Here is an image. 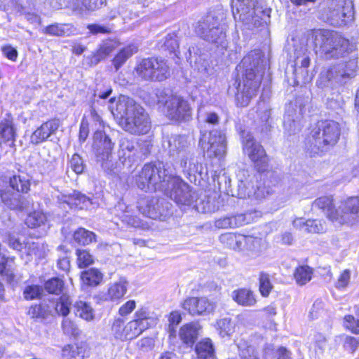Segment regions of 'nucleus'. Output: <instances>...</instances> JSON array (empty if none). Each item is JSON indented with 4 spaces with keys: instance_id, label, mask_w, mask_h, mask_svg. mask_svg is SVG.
<instances>
[{
    "instance_id": "nucleus-1",
    "label": "nucleus",
    "mask_w": 359,
    "mask_h": 359,
    "mask_svg": "<svg viewBox=\"0 0 359 359\" xmlns=\"http://www.w3.org/2000/svg\"><path fill=\"white\" fill-rule=\"evenodd\" d=\"M114 102V98H110L108 109L114 116L120 119L119 124L124 130L134 135H144L149 131V114L134 99L121 95L115 106Z\"/></svg>"
},
{
    "instance_id": "nucleus-2",
    "label": "nucleus",
    "mask_w": 359,
    "mask_h": 359,
    "mask_svg": "<svg viewBox=\"0 0 359 359\" xmlns=\"http://www.w3.org/2000/svg\"><path fill=\"white\" fill-rule=\"evenodd\" d=\"M260 64V53L256 50L250 52L241 62L240 67L245 70V77L238 83L236 95V104L241 107H247L257 95L263 74Z\"/></svg>"
},
{
    "instance_id": "nucleus-3",
    "label": "nucleus",
    "mask_w": 359,
    "mask_h": 359,
    "mask_svg": "<svg viewBox=\"0 0 359 359\" xmlns=\"http://www.w3.org/2000/svg\"><path fill=\"white\" fill-rule=\"evenodd\" d=\"M315 47L326 60L340 59L351 53L355 46L338 32L319 29L312 34Z\"/></svg>"
},
{
    "instance_id": "nucleus-4",
    "label": "nucleus",
    "mask_w": 359,
    "mask_h": 359,
    "mask_svg": "<svg viewBox=\"0 0 359 359\" xmlns=\"http://www.w3.org/2000/svg\"><path fill=\"white\" fill-rule=\"evenodd\" d=\"M167 165L161 161L144 165L136 178L137 187L142 189L161 190L168 192L174 177Z\"/></svg>"
},
{
    "instance_id": "nucleus-5",
    "label": "nucleus",
    "mask_w": 359,
    "mask_h": 359,
    "mask_svg": "<svg viewBox=\"0 0 359 359\" xmlns=\"http://www.w3.org/2000/svg\"><path fill=\"white\" fill-rule=\"evenodd\" d=\"M312 206L313 208L322 210L332 221L340 224L351 223L355 220L356 215L359 213V197H351L341 201L336 209L331 196H322L316 199Z\"/></svg>"
},
{
    "instance_id": "nucleus-6",
    "label": "nucleus",
    "mask_w": 359,
    "mask_h": 359,
    "mask_svg": "<svg viewBox=\"0 0 359 359\" xmlns=\"http://www.w3.org/2000/svg\"><path fill=\"white\" fill-rule=\"evenodd\" d=\"M155 323V319L150 315L149 311L141 307L134 314L133 320L124 325L121 318L116 319L111 327L115 338L124 341L131 340L141 334L144 330Z\"/></svg>"
},
{
    "instance_id": "nucleus-7",
    "label": "nucleus",
    "mask_w": 359,
    "mask_h": 359,
    "mask_svg": "<svg viewBox=\"0 0 359 359\" xmlns=\"http://www.w3.org/2000/svg\"><path fill=\"white\" fill-rule=\"evenodd\" d=\"M339 124L334 121H321L311 133L309 142L315 152L325 151L334 146L340 137Z\"/></svg>"
},
{
    "instance_id": "nucleus-8",
    "label": "nucleus",
    "mask_w": 359,
    "mask_h": 359,
    "mask_svg": "<svg viewBox=\"0 0 359 359\" xmlns=\"http://www.w3.org/2000/svg\"><path fill=\"white\" fill-rule=\"evenodd\" d=\"M196 34L202 39L217 46H226V32L221 25L219 19L209 14L199 20L196 26Z\"/></svg>"
},
{
    "instance_id": "nucleus-9",
    "label": "nucleus",
    "mask_w": 359,
    "mask_h": 359,
    "mask_svg": "<svg viewBox=\"0 0 359 359\" xmlns=\"http://www.w3.org/2000/svg\"><path fill=\"white\" fill-rule=\"evenodd\" d=\"M236 13H233L241 20L248 29H252L266 23V18L269 17L266 11L262 7L256 5V0H237L236 3Z\"/></svg>"
},
{
    "instance_id": "nucleus-10",
    "label": "nucleus",
    "mask_w": 359,
    "mask_h": 359,
    "mask_svg": "<svg viewBox=\"0 0 359 359\" xmlns=\"http://www.w3.org/2000/svg\"><path fill=\"white\" fill-rule=\"evenodd\" d=\"M164 147L168 150L170 156L180 161L183 169H187L189 174L194 172L191 168L192 147L186 136L172 135L167 138Z\"/></svg>"
},
{
    "instance_id": "nucleus-11",
    "label": "nucleus",
    "mask_w": 359,
    "mask_h": 359,
    "mask_svg": "<svg viewBox=\"0 0 359 359\" xmlns=\"http://www.w3.org/2000/svg\"><path fill=\"white\" fill-rule=\"evenodd\" d=\"M354 13L353 0H331L323 15L331 25L339 27L352 21Z\"/></svg>"
},
{
    "instance_id": "nucleus-12",
    "label": "nucleus",
    "mask_w": 359,
    "mask_h": 359,
    "mask_svg": "<svg viewBox=\"0 0 359 359\" xmlns=\"http://www.w3.org/2000/svg\"><path fill=\"white\" fill-rule=\"evenodd\" d=\"M135 71L138 77L145 81H161L170 76V67L167 62L158 57L142 60Z\"/></svg>"
},
{
    "instance_id": "nucleus-13",
    "label": "nucleus",
    "mask_w": 359,
    "mask_h": 359,
    "mask_svg": "<svg viewBox=\"0 0 359 359\" xmlns=\"http://www.w3.org/2000/svg\"><path fill=\"white\" fill-rule=\"evenodd\" d=\"M241 136L243 153L253 162L258 172L266 171L269 166V158L263 146L249 132L243 130Z\"/></svg>"
},
{
    "instance_id": "nucleus-14",
    "label": "nucleus",
    "mask_w": 359,
    "mask_h": 359,
    "mask_svg": "<svg viewBox=\"0 0 359 359\" xmlns=\"http://www.w3.org/2000/svg\"><path fill=\"white\" fill-rule=\"evenodd\" d=\"M356 67V62L354 60L330 66L320 73L321 81L327 86L334 87L342 85L348 79L354 76Z\"/></svg>"
},
{
    "instance_id": "nucleus-15",
    "label": "nucleus",
    "mask_w": 359,
    "mask_h": 359,
    "mask_svg": "<svg viewBox=\"0 0 359 359\" xmlns=\"http://www.w3.org/2000/svg\"><path fill=\"white\" fill-rule=\"evenodd\" d=\"M165 106L166 116L172 121H188L191 118V108L189 103L184 97L177 95H170L165 101L159 100Z\"/></svg>"
},
{
    "instance_id": "nucleus-16",
    "label": "nucleus",
    "mask_w": 359,
    "mask_h": 359,
    "mask_svg": "<svg viewBox=\"0 0 359 359\" xmlns=\"http://www.w3.org/2000/svg\"><path fill=\"white\" fill-rule=\"evenodd\" d=\"M238 190L233 196L244 198L255 196L257 199H262L271 194V191L265 187H259L253 191L252 178L247 170H240L237 173Z\"/></svg>"
},
{
    "instance_id": "nucleus-17",
    "label": "nucleus",
    "mask_w": 359,
    "mask_h": 359,
    "mask_svg": "<svg viewBox=\"0 0 359 359\" xmlns=\"http://www.w3.org/2000/svg\"><path fill=\"white\" fill-rule=\"evenodd\" d=\"M201 147L210 158H221L226 154V140L225 135L220 130H212L208 137L201 140Z\"/></svg>"
},
{
    "instance_id": "nucleus-18",
    "label": "nucleus",
    "mask_w": 359,
    "mask_h": 359,
    "mask_svg": "<svg viewBox=\"0 0 359 359\" xmlns=\"http://www.w3.org/2000/svg\"><path fill=\"white\" fill-rule=\"evenodd\" d=\"M167 195L180 205L189 206L196 201V194L191 187L178 177H174Z\"/></svg>"
},
{
    "instance_id": "nucleus-19",
    "label": "nucleus",
    "mask_w": 359,
    "mask_h": 359,
    "mask_svg": "<svg viewBox=\"0 0 359 359\" xmlns=\"http://www.w3.org/2000/svg\"><path fill=\"white\" fill-rule=\"evenodd\" d=\"M8 189V182L6 177H0V198L9 208L13 210H24L28 208V201L21 194Z\"/></svg>"
},
{
    "instance_id": "nucleus-20",
    "label": "nucleus",
    "mask_w": 359,
    "mask_h": 359,
    "mask_svg": "<svg viewBox=\"0 0 359 359\" xmlns=\"http://www.w3.org/2000/svg\"><path fill=\"white\" fill-rule=\"evenodd\" d=\"M182 307L191 316H201L212 313L216 304L205 297H189L184 301Z\"/></svg>"
},
{
    "instance_id": "nucleus-21",
    "label": "nucleus",
    "mask_w": 359,
    "mask_h": 359,
    "mask_svg": "<svg viewBox=\"0 0 359 359\" xmlns=\"http://www.w3.org/2000/svg\"><path fill=\"white\" fill-rule=\"evenodd\" d=\"M93 148L95 150L98 161H101L104 167V162L110 161L111 157V151L114 144L109 137L102 131H97L94 134Z\"/></svg>"
},
{
    "instance_id": "nucleus-22",
    "label": "nucleus",
    "mask_w": 359,
    "mask_h": 359,
    "mask_svg": "<svg viewBox=\"0 0 359 359\" xmlns=\"http://www.w3.org/2000/svg\"><path fill=\"white\" fill-rule=\"evenodd\" d=\"M59 126L60 121L58 119H52L43 123L32 134L30 142L34 144H38L46 141L57 130Z\"/></svg>"
},
{
    "instance_id": "nucleus-23",
    "label": "nucleus",
    "mask_w": 359,
    "mask_h": 359,
    "mask_svg": "<svg viewBox=\"0 0 359 359\" xmlns=\"http://www.w3.org/2000/svg\"><path fill=\"white\" fill-rule=\"evenodd\" d=\"M137 203L140 212L146 217L156 219H160L162 216L158 199L154 198H142Z\"/></svg>"
},
{
    "instance_id": "nucleus-24",
    "label": "nucleus",
    "mask_w": 359,
    "mask_h": 359,
    "mask_svg": "<svg viewBox=\"0 0 359 359\" xmlns=\"http://www.w3.org/2000/svg\"><path fill=\"white\" fill-rule=\"evenodd\" d=\"M89 354V348L86 342L65 346L62 350L63 359H84Z\"/></svg>"
},
{
    "instance_id": "nucleus-25",
    "label": "nucleus",
    "mask_w": 359,
    "mask_h": 359,
    "mask_svg": "<svg viewBox=\"0 0 359 359\" xmlns=\"http://www.w3.org/2000/svg\"><path fill=\"white\" fill-rule=\"evenodd\" d=\"M219 240L226 248L241 252L244 249L245 236L229 232L222 234Z\"/></svg>"
},
{
    "instance_id": "nucleus-26",
    "label": "nucleus",
    "mask_w": 359,
    "mask_h": 359,
    "mask_svg": "<svg viewBox=\"0 0 359 359\" xmlns=\"http://www.w3.org/2000/svg\"><path fill=\"white\" fill-rule=\"evenodd\" d=\"M249 222L247 215L239 214L232 217H226L217 219L215 226L218 229L236 228Z\"/></svg>"
},
{
    "instance_id": "nucleus-27",
    "label": "nucleus",
    "mask_w": 359,
    "mask_h": 359,
    "mask_svg": "<svg viewBox=\"0 0 359 359\" xmlns=\"http://www.w3.org/2000/svg\"><path fill=\"white\" fill-rule=\"evenodd\" d=\"M63 206L67 205L71 209L88 208L92 204L89 198L80 193H74L72 196H63V201L61 203ZM65 208V207H64Z\"/></svg>"
},
{
    "instance_id": "nucleus-28",
    "label": "nucleus",
    "mask_w": 359,
    "mask_h": 359,
    "mask_svg": "<svg viewBox=\"0 0 359 359\" xmlns=\"http://www.w3.org/2000/svg\"><path fill=\"white\" fill-rule=\"evenodd\" d=\"M128 282L125 278L111 283L108 288L107 299L116 301L121 299L128 291Z\"/></svg>"
},
{
    "instance_id": "nucleus-29",
    "label": "nucleus",
    "mask_w": 359,
    "mask_h": 359,
    "mask_svg": "<svg viewBox=\"0 0 359 359\" xmlns=\"http://www.w3.org/2000/svg\"><path fill=\"white\" fill-rule=\"evenodd\" d=\"M7 180L8 182V190L20 194V193H27L30 189L29 179L25 175H15Z\"/></svg>"
},
{
    "instance_id": "nucleus-30",
    "label": "nucleus",
    "mask_w": 359,
    "mask_h": 359,
    "mask_svg": "<svg viewBox=\"0 0 359 359\" xmlns=\"http://www.w3.org/2000/svg\"><path fill=\"white\" fill-rule=\"evenodd\" d=\"M200 325L196 323H191L183 325L180 330V337L187 344L195 343L198 336Z\"/></svg>"
},
{
    "instance_id": "nucleus-31",
    "label": "nucleus",
    "mask_w": 359,
    "mask_h": 359,
    "mask_svg": "<svg viewBox=\"0 0 359 359\" xmlns=\"http://www.w3.org/2000/svg\"><path fill=\"white\" fill-rule=\"evenodd\" d=\"M262 252L261 240L252 236H245L244 249L241 252L250 258H256Z\"/></svg>"
},
{
    "instance_id": "nucleus-32",
    "label": "nucleus",
    "mask_w": 359,
    "mask_h": 359,
    "mask_svg": "<svg viewBox=\"0 0 359 359\" xmlns=\"http://www.w3.org/2000/svg\"><path fill=\"white\" fill-rule=\"evenodd\" d=\"M232 298L239 305L243 306H252L256 303L253 293L250 290L245 289L233 291Z\"/></svg>"
},
{
    "instance_id": "nucleus-33",
    "label": "nucleus",
    "mask_w": 359,
    "mask_h": 359,
    "mask_svg": "<svg viewBox=\"0 0 359 359\" xmlns=\"http://www.w3.org/2000/svg\"><path fill=\"white\" fill-rule=\"evenodd\" d=\"M76 316L86 320L91 321L95 318L94 310L90 304L83 301H77L74 304Z\"/></svg>"
},
{
    "instance_id": "nucleus-34",
    "label": "nucleus",
    "mask_w": 359,
    "mask_h": 359,
    "mask_svg": "<svg viewBox=\"0 0 359 359\" xmlns=\"http://www.w3.org/2000/svg\"><path fill=\"white\" fill-rule=\"evenodd\" d=\"M0 135L4 142H11V144H13L15 136V130L13 120L10 117L4 118L0 123Z\"/></svg>"
},
{
    "instance_id": "nucleus-35",
    "label": "nucleus",
    "mask_w": 359,
    "mask_h": 359,
    "mask_svg": "<svg viewBox=\"0 0 359 359\" xmlns=\"http://www.w3.org/2000/svg\"><path fill=\"white\" fill-rule=\"evenodd\" d=\"M198 359H213L214 348L210 339H206L199 342L196 346Z\"/></svg>"
},
{
    "instance_id": "nucleus-36",
    "label": "nucleus",
    "mask_w": 359,
    "mask_h": 359,
    "mask_svg": "<svg viewBox=\"0 0 359 359\" xmlns=\"http://www.w3.org/2000/svg\"><path fill=\"white\" fill-rule=\"evenodd\" d=\"M83 283L89 286H96L102 280V274L97 269H90L81 273Z\"/></svg>"
},
{
    "instance_id": "nucleus-37",
    "label": "nucleus",
    "mask_w": 359,
    "mask_h": 359,
    "mask_svg": "<svg viewBox=\"0 0 359 359\" xmlns=\"http://www.w3.org/2000/svg\"><path fill=\"white\" fill-rule=\"evenodd\" d=\"M313 270L308 266H301L295 269L294 277L299 285H304L312 278Z\"/></svg>"
},
{
    "instance_id": "nucleus-38",
    "label": "nucleus",
    "mask_w": 359,
    "mask_h": 359,
    "mask_svg": "<svg viewBox=\"0 0 359 359\" xmlns=\"http://www.w3.org/2000/svg\"><path fill=\"white\" fill-rule=\"evenodd\" d=\"M71 32V25L69 24L55 23L46 27L43 32L48 35L62 36L69 34Z\"/></svg>"
},
{
    "instance_id": "nucleus-39",
    "label": "nucleus",
    "mask_w": 359,
    "mask_h": 359,
    "mask_svg": "<svg viewBox=\"0 0 359 359\" xmlns=\"http://www.w3.org/2000/svg\"><path fill=\"white\" fill-rule=\"evenodd\" d=\"M46 221L47 217L43 212L34 211L27 215L25 223L30 228H37L45 224Z\"/></svg>"
},
{
    "instance_id": "nucleus-40",
    "label": "nucleus",
    "mask_w": 359,
    "mask_h": 359,
    "mask_svg": "<svg viewBox=\"0 0 359 359\" xmlns=\"http://www.w3.org/2000/svg\"><path fill=\"white\" fill-rule=\"evenodd\" d=\"M234 329V324L230 318H224L217 321V330L222 337H230Z\"/></svg>"
},
{
    "instance_id": "nucleus-41",
    "label": "nucleus",
    "mask_w": 359,
    "mask_h": 359,
    "mask_svg": "<svg viewBox=\"0 0 359 359\" xmlns=\"http://www.w3.org/2000/svg\"><path fill=\"white\" fill-rule=\"evenodd\" d=\"M74 240L79 244L88 245L95 240V234L83 228H80L74 232Z\"/></svg>"
},
{
    "instance_id": "nucleus-42",
    "label": "nucleus",
    "mask_w": 359,
    "mask_h": 359,
    "mask_svg": "<svg viewBox=\"0 0 359 359\" xmlns=\"http://www.w3.org/2000/svg\"><path fill=\"white\" fill-rule=\"evenodd\" d=\"M283 126L285 133L288 135L299 133L302 128L299 121L292 119L289 114L285 116Z\"/></svg>"
},
{
    "instance_id": "nucleus-43",
    "label": "nucleus",
    "mask_w": 359,
    "mask_h": 359,
    "mask_svg": "<svg viewBox=\"0 0 359 359\" xmlns=\"http://www.w3.org/2000/svg\"><path fill=\"white\" fill-rule=\"evenodd\" d=\"M72 302L69 296L62 294L56 303L55 311L62 316H67L69 313Z\"/></svg>"
},
{
    "instance_id": "nucleus-44",
    "label": "nucleus",
    "mask_w": 359,
    "mask_h": 359,
    "mask_svg": "<svg viewBox=\"0 0 359 359\" xmlns=\"http://www.w3.org/2000/svg\"><path fill=\"white\" fill-rule=\"evenodd\" d=\"M119 148L120 156L130 158L131 153L135 150V142L127 138H122L120 141Z\"/></svg>"
},
{
    "instance_id": "nucleus-45",
    "label": "nucleus",
    "mask_w": 359,
    "mask_h": 359,
    "mask_svg": "<svg viewBox=\"0 0 359 359\" xmlns=\"http://www.w3.org/2000/svg\"><path fill=\"white\" fill-rule=\"evenodd\" d=\"M133 54V51L130 47L122 49L113 60L116 69L118 70Z\"/></svg>"
},
{
    "instance_id": "nucleus-46",
    "label": "nucleus",
    "mask_w": 359,
    "mask_h": 359,
    "mask_svg": "<svg viewBox=\"0 0 359 359\" xmlns=\"http://www.w3.org/2000/svg\"><path fill=\"white\" fill-rule=\"evenodd\" d=\"M26 253L29 257L41 258L43 257V246L36 242H27L25 245Z\"/></svg>"
},
{
    "instance_id": "nucleus-47",
    "label": "nucleus",
    "mask_w": 359,
    "mask_h": 359,
    "mask_svg": "<svg viewBox=\"0 0 359 359\" xmlns=\"http://www.w3.org/2000/svg\"><path fill=\"white\" fill-rule=\"evenodd\" d=\"M44 287L48 293L58 294L63 288V282L57 278H51L46 282Z\"/></svg>"
},
{
    "instance_id": "nucleus-48",
    "label": "nucleus",
    "mask_w": 359,
    "mask_h": 359,
    "mask_svg": "<svg viewBox=\"0 0 359 359\" xmlns=\"http://www.w3.org/2000/svg\"><path fill=\"white\" fill-rule=\"evenodd\" d=\"M259 291L262 296L267 297L273 286L271 283L269 276L266 273H261L259 275Z\"/></svg>"
},
{
    "instance_id": "nucleus-49",
    "label": "nucleus",
    "mask_w": 359,
    "mask_h": 359,
    "mask_svg": "<svg viewBox=\"0 0 359 359\" xmlns=\"http://www.w3.org/2000/svg\"><path fill=\"white\" fill-rule=\"evenodd\" d=\"M77 262L79 268H85L93 263V256L85 250H77Z\"/></svg>"
},
{
    "instance_id": "nucleus-50",
    "label": "nucleus",
    "mask_w": 359,
    "mask_h": 359,
    "mask_svg": "<svg viewBox=\"0 0 359 359\" xmlns=\"http://www.w3.org/2000/svg\"><path fill=\"white\" fill-rule=\"evenodd\" d=\"M43 292L41 287L37 285L27 286L23 292L24 297L27 300L39 298Z\"/></svg>"
},
{
    "instance_id": "nucleus-51",
    "label": "nucleus",
    "mask_w": 359,
    "mask_h": 359,
    "mask_svg": "<svg viewBox=\"0 0 359 359\" xmlns=\"http://www.w3.org/2000/svg\"><path fill=\"white\" fill-rule=\"evenodd\" d=\"M69 168L76 174H81L83 172L85 165L83 159L79 154H74L72 156L69 162Z\"/></svg>"
},
{
    "instance_id": "nucleus-52",
    "label": "nucleus",
    "mask_w": 359,
    "mask_h": 359,
    "mask_svg": "<svg viewBox=\"0 0 359 359\" xmlns=\"http://www.w3.org/2000/svg\"><path fill=\"white\" fill-rule=\"evenodd\" d=\"M324 225L318 219L306 220V233H318L324 231Z\"/></svg>"
},
{
    "instance_id": "nucleus-53",
    "label": "nucleus",
    "mask_w": 359,
    "mask_h": 359,
    "mask_svg": "<svg viewBox=\"0 0 359 359\" xmlns=\"http://www.w3.org/2000/svg\"><path fill=\"white\" fill-rule=\"evenodd\" d=\"M28 315L32 318L45 319L48 316V311L41 305L35 304L29 309Z\"/></svg>"
},
{
    "instance_id": "nucleus-54",
    "label": "nucleus",
    "mask_w": 359,
    "mask_h": 359,
    "mask_svg": "<svg viewBox=\"0 0 359 359\" xmlns=\"http://www.w3.org/2000/svg\"><path fill=\"white\" fill-rule=\"evenodd\" d=\"M114 50L111 43H106L102 45L97 50V55L93 56V62L97 64L101 59L106 57Z\"/></svg>"
},
{
    "instance_id": "nucleus-55",
    "label": "nucleus",
    "mask_w": 359,
    "mask_h": 359,
    "mask_svg": "<svg viewBox=\"0 0 359 359\" xmlns=\"http://www.w3.org/2000/svg\"><path fill=\"white\" fill-rule=\"evenodd\" d=\"M6 243L10 248L17 251H21L25 245L24 242H22L18 237L12 233H8Z\"/></svg>"
},
{
    "instance_id": "nucleus-56",
    "label": "nucleus",
    "mask_w": 359,
    "mask_h": 359,
    "mask_svg": "<svg viewBox=\"0 0 359 359\" xmlns=\"http://www.w3.org/2000/svg\"><path fill=\"white\" fill-rule=\"evenodd\" d=\"M350 278L351 271L349 269L344 270L337 278L335 287L339 290L346 288L349 283Z\"/></svg>"
},
{
    "instance_id": "nucleus-57",
    "label": "nucleus",
    "mask_w": 359,
    "mask_h": 359,
    "mask_svg": "<svg viewBox=\"0 0 359 359\" xmlns=\"http://www.w3.org/2000/svg\"><path fill=\"white\" fill-rule=\"evenodd\" d=\"M163 45L170 52H175L179 48L177 36L175 34H168L165 39Z\"/></svg>"
},
{
    "instance_id": "nucleus-58",
    "label": "nucleus",
    "mask_w": 359,
    "mask_h": 359,
    "mask_svg": "<svg viewBox=\"0 0 359 359\" xmlns=\"http://www.w3.org/2000/svg\"><path fill=\"white\" fill-rule=\"evenodd\" d=\"M345 326L355 334H359V320H355L353 316H346L344 318Z\"/></svg>"
},
{
    "instance_id": "nucleus-59",
    "label": "nucleus",
    "mask_w": 359,
    "mask_h": 359,
    "mask_svg": "<svg viewBox=\"0 0 359 359\" xmlns=\"http://www.w3.org/2000/svg\"><path fill=\"white\" fill-rule=\"evenodd\" d=\"M62 327L65 334L76 335L78 334V329L76 325L69 319L63 320Z\"/></svg>"
},
{
    "instance_id": "nucleus-60",
    "label": "nucleus",
    "mask_w": 359,
    "mask_h": 359,
    "mask_svg": "<svg viewBox=\"0 0 359 359\" xmlns=\"http://www.w3.org/2000/svg\"><path fill=\"white\" fill-rule=\"evenodd\" d=\"M136 307L135 300H129L123 304L118 309V314L121 316H126L131 313Z\"/></svg>"
},
{
    "instance_id": "nucleus-61",
    "label": "nucleus",
    "mask_w": 359,
    "mask_h": 359,
    "mask_svg": "<svg viewBox=\"0 0 359 359\" xmlns=\"http://www.w3.org/2000/svg\"><path fill=\"white\" fill-rule=\"evenodd\" d=\"M137 346L142 351H149L154 347V341L151 337H144L137 341Z\"/></svg>"
},
{
    "instance_id": "nucleus-62",
    "label": "nucleus",
    "mask_w": 359,
    "mask_h": 359,
    "mask_svg": "<svg viewBox=\"0 0 359 359\" xmlns=\"http://www.w3.org/2000/svg\"><path fill=\"white\" fill-rule=\"evenodd\" d=\"M238 348L240 349L239 355L242 359H255L257 358L255 355V349L252 346H248L242 348L239 345Z\"/></svg>"
},
{
    "instance_id": "nucleus-63",
    "label": "nucleus",
    "mask_w": 359,
    "mask_h": 359,
    "mask_svg": "<svg viewBox=\"0 0 359 359\" xmlns=\"http://www.w3.org/2000/svg\"><path fill=\"white\" fill-rule=\"evenodd\" d=\"M111 93L112 89L110 86H108L104 90H103L100 85H97L94 92V97L104 100L107 98Z\"/></svg>"
},
{
    "instance_id": "nucleus-64",
    "label": "nucleus",
    "mask_w": 359,
    "mask_h": 359,
    "mask_svg": "<svg viewBox=\"0 0 359 359\" xmlns=\"http://www.w3.org/2000/svg\"><path fill=\"white\" fill-rule=\"evenodd\" d=\"M316 351L317 353L322 354L326 346H327V339L326 338L321 335L317 334L316 336Z\"/></svg>"
}]
</instances>
